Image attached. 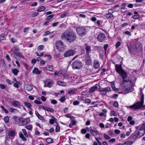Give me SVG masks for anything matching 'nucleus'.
I'll return each instance as SVG.
<instances>
[{
  "label": "nucleus",
  "instance_id": "4468645a",
  "mask_svg": "<svg viewBox=\"0 0 145 145\" xmlns=\"http://www.w3.org/2000/svg\"><path fill=\"white\" fill-rule=\"evenodd\" d=\"M115 67L116 72L119 74L120 73L122 72V71H123L121 65V64L119 65L116 64L115 65Z\"/></svg>",
  "mask_w": 145,
  "mask_h": 145
},
{
  "label": "nucleus",
  "instance_id": "ddd939ff",
  "mask_svg": "<svg viewBox=\"0 0 145 145\" xmlns=\"http://www.w3.org/2000/svg\"><path fill=\"white\" fill-rule=\"evenodd\" d=\"M56 46L57 49H60L64 48V45L62 41L59 40L57 42L56 44Z\"/></svg>",
  "mask_w": 145,
  "mask_h": 145
},
{
  "label": "nucleus",
  "instance_id": "4c0bfd02",
  "mask_svg": "<svg viewBox=\"0 0 145 145\" xmlns=\"http://www.w3.org/2000/svg\"><path fill=\"white\" fill-rule=\"evenodd\" d=\"M133 143V142L131 141H127L122 145H131Z\"/></svg>",
  "mask_w": 145,
  "mask_h": 145
},
{
  "label": "nucleus",
  "instance_id": "bf43d9fd",
  "mask_svg": "<svg viewBox=\"0 0 145 145\" xmlns=\"http://www.w3.org/2000/svg\"><path fill=\"white\" fill-rule=\"evenodd\" d=\"M56 120H53L52 119H50L49 120V123L50 124L52 125L54 123V122Z\"/></svg>",
  "mask_w": 145,
  "mask_h": 145
},
{
  "label": "nucleus",
  "instance_id": "1a4fd4ad",
  "mask_svg": "<svg viewBox=\"0 0 145 145\" xmlns=\"http://www.w3.org/2000/svg\"><path fill=\"white\" fill-rule=\"evenodd\" d=\"M76 51L73 50H67L64 52L63 56L65 57H69L72 56L75 54Z\"/></svg>",
  "mask_w": 145,
  "mask_h": 145
},
{
  "label": "nucleus",
  "instance_id": "864d4df0",
  "mask_svg": "<svg viewBox=\"0 0 145 145\" xmlns=\"http://www.w3.org/2000/svg\"><path fill=\"white\" fill-rule=\"evenodd\" d=\"M121 43L120 42L118 41L117 42L116 45V48H118L121 45Z\"/></svg>",
  "mask_w": 145,
  "mask_h": 145
},
{
  "label": "nucleus",
  "instance_id": "a211bd4d",
  "mask_svg": "<svg viewBox=\"0 0 145 145\" xmlns=\"http://www.w3.org/2000/svg\"><path fill=\"white\" fill-rule=\"evenodd\" d=\"M33 73L35 74H40L42 72L41 71L39 70L37 68H35L32 71Z\"/></svg>",
  "mask_w": 145,
  "mask_h": 145
},
{
  "label": "nucleus",
  "instance_id": "052dcab7",
  "mask_svg": "<svg viewBox=\"0 0 145 145\" xmlns=\"http://www.w3.org/2000/svg\"><path fill=\"white\" fill-rule=\"evenodd\" d=\"M60 130V127L58 125H57L56 127L55 131L57 132L59 131Z\"/></svg>",
  "mask_w": 145,
  "mask_h": 145
},
{
  "label": "nucleus",
  "instance_id": "e2e57ef3",
  "mask_svg": "<svg viewBox=\"0 0 145 145\" xmlns=\"http://www.w3.org/2000/svg\"><path fill=\"white\" fill-rule=\"evenodd\" d=\"M84 101L86 103H89L91 102V101L89 99H86L84 100Z\"/></svg>",
  "mask_w": 145,
  "mask_h": 145
},
{
  "label": "nucleus",
  "instance_id": "423d86ee",
  "mask_svg": "<svg viewBox=\"0 0 145 145\" xmlns=\"http://www.w3.org/2000/svg\"><path fill=\"white\" fill-rule=\"evenodd\" d=\"M122 84L123 85V89L124 91L128 92L132 91L133 88L132 86V81L131 80L129 82L125 83V84Z\"/></svg>",
  "mask_w": 145,
  "mask_h": 145
},
{
  "label": "nucleus",
  "instance_id": "a19ab883",
  "mask_svg": "<svg viewBox=\"0 0 145 145\" xmlns=\"http://www.w3.org/2000/svg\"><path fill=\"white\" fill-rule=\"evenodd\" d=\"M140 17V16L139 14H137L133 15L132 18L134 19H137L139 18Z\"/></svg>",
  "mask_w": 145,
  "mask_h": 145
},
{
  "label": "nucleus",
  "instance_id": "dca6fc26",
  "mask_svg": "<svg viewBox=\"0 0 145 145\" xmlns=\"http://www.w3.org/2000/svg\"><path fill=\"white\" fill-rule=\"evenodd\" d=\"M110 91V87H107L103 88L102 91L100 90V92H102L103 94L106 95L107 92H109Z\"/></svg>",
  "mask_w": 145,
  "mask_h": 145
},
{
  "label": "nucleus",
  "instance_id": "f3484780",
  "mask_svg": "<svg viewBox=\"0 0 145 145\" xmlns=\"http://www.w3.org/2000/svg\"><path fill=\"white\" fill-rule=\"evenodd\" d=\"M85 49L86 50V55L89 54V53L91 52V46L86 45Z\"/></svg>",
  "mask_w": 145,
  "mask_h": 145
},
{
  "label": "nucleus",
  "instance_id": "603ef678",
  "mask_svg": "<svg viewBox=\"0 0 145 145\" xmlns=\"http://www.w3.org/2000/svg\"><path fill=\"white\" fill-rule=\"evenodd\" d=\"M54 16V15L52 14L48 16L46 18V20H49L52 18Z\"/></svg>",
  "mask_w": 145,
  "mask_h": 145
},
{
  "label": "nucleus",
  "instance_id": "f704fd0d",
  "mask_svg": "<svg viewBox=\"0 0 145 145\" xmlns=\"http://www.w3.org/2000/svg\"><path fill=\"white\" fill-rule=\"evenodd\" d=\"M44 48V46L42 45H39L38 46L37 50L38 51H39L43 50Z\"/></svg>",
  "mask_w": 145,
  "mask_h": 145
},
{
  "label": "nucleus",
  "instance_id": "ea45409f",
  "mask_svg": "<svg viewBox=\"0 0 145 145\" xmlns=\"http://www.w3.org/2000/svg\"><path fill=\"white\" fill-rule=\"evenodd\" d=\"M121 10V11L123 13H125L127 11V8L125 7H122Z\"/></svg>",
  "mask_w": 145,
  "mask_h": 145
},
{
  "label": "nucleus",
  "instance_id": "09e8293b",
  "mask_svg": "<svg viewBox=\"0 0 145 145\" xmlns=\"http://www.w3.org/2000/svg\"><path fill=\"white\" fill-rule=\"evenodd\" d=\"M69 12H66L63 14H62L60 16V17L61 18H63L66 16H67L69 14Z\"/></svg>",
  "mask_w": 145,
  "mask_h": 145
},
{
  "label": "nucleus",
  "instance_id": "7ed1b4c3",
  "mask_svg": "<svg viewBox=\"0 0 145 145\" xmlns=\"http://www.w3.org/2000/svg\"><path fill=\"white\" fill-rule=\"evenodd\" d=\"M145 133V129L140 127L138 131H135L131 135V139L136 140L137 138H140L144 135Z\"/></svg>",
  "mask_w": 145,
  "mask_h": 145
},
{
  "label": "nucleus",
  "instance_id": "0e129e2a",
  "mask_svg": "<svg viewBox=\"0 0 145 145\" xmlns=\"http://www.w3.org/2000/svg\"><path fill=\"white\" fill-rule=\"evenodd\" d=\"M6 88V86L2 84H0V88L2 89H5Z\"/></svg>",
  "mask_w": 145,
  "mask_h": 145
},
{
  "label": "nucleus",
  "instance_id": "2eb2a0df",
  "mask_svg": "<svg viewBox=\"0 0 145 145\" xmlns=\"http://www.w3.org/2000/svg\"><path fill=\"white\" fill-rule=\"evenodd\" d=\"M85 57V60L86 61V64L88 65H91V60L90 58L89 55H86Z\"/></svg>",
  "mask_w": 145,
  "mask_h": 145
},
{
  "label": "nucleus",
  "instance_id": "393cba45",
  "mask_svg": "<svg viewBox=\"0 0 145 145\" xmlns=\"http://www.w3.org/2000/svg\"><path fill=\"white\" fill-rule=\"evenodd\" d=\"M46 9L45 7L44 6L40 7L37 9V11L38 12H40L44 11Z\"/></svg>",
  "mask_w": 145,
  "mask_h": 145
},
{
  "label": "nucleus",
  "instance_id": "6ab92c4d",
  "mask_svg": "<svg viewBox=\"0 0 145 145\" xmlns=\"http://www.w3.org/2000/svg\"><path fill=\"white\" fill-rule=\"evenodd\" d=\"M12 105L15 107H19L20 105V103L17 101H13L12 102Z\"/></svg>",
  "mask_w": 145,
  "mask_h": 145
},
{
  "label": "nucleus",
  "instance_id": "58836bf2",
  "mask_svg": "<svg viewBox=\"0 0 145 145\" xmlns=\"http://www.w3.org/2000/svg\"><path fill=\"white\" fill-rule=\"evenodd\" d=\"M47 70L49 71H52L53 70V66L52 65H50L48 66L47 67Z\"/></svg>",
  "mask_w": 145,
  "mask_h": 145
},
{
  "label": "nucleus",
  "instance_id": "aec40b11",
  "mask_svg": "<svg viewBox=\"0 0 145 145\" xmlns=\"http://www.w3.org/2000/svg\"><path fill=\"white\" fill-rule=\"evenodd\" d=\"M97 89V86L96 85L90 88L89 90V92L92 93L95 91Z\"/></svg>",
  "mask_w": 145,
  "mask_h": 145
},
{
  "label": "nucleus",
  "instance_id": "680f3d73",
  "mask_svg": "<svg viewBox=\"0 0 145 145\" xmlns=\"http://www.w3.org/2000/svg\"><path fill=\"white\" fill-rule=\"evenodd\" d=\"M37 117L40 120H44V117L40 115V114L39 116H38Z\"/></svg>",
  "mask_w": 145,
  "mask_h": 145
},
{
  "label": "nucleus",
  "instance_id": "473e14b6",
  "mask_svg": "<svg viewBox=\"0 0 145 145\" xmlns=\"http://www.w3.org/2000/svg\"><path fill=\"white\" fill-rule=\"evenodd\" d=\"M100 37L102 38V39H101L100 38V42H102L104 40L105 38L106 37L105 35L103 33H100Z\"/></svg>",
  "mask_w": 145,
  "mask_h": 145
},
{
  "label": "nucleus",
  "instance_id": "c756f323",
  "mask_svg": "<svg viewBox=\"0 0 145 145\" xmlns=\"http://www.w3.org/2000/svg\"><path fill=\"white\" fill-rule=\"evenodd\" d=\"M0 64L2 67H4L5 65V61L4 59H2L0 61Z\"/></svg>",
  "mask_w": 145,
  "mask_h": 145
},
{
  "label": "nucleus",
  "instance_id": "a18cd8bd",
  "mask_svg": "<svg viewBox=\"0 0 145 145\" xmlns=\"http://www.w3.org/2000/svg\"><path fill=\"white\" fill-rule=\"evenodd\" d=\"M4 120L5 122L7 123L9 121V118L8 116H6L4 117Z\"/></svg>",
  "mask_w": 145,
  "mask_h": 145
},
{
  "label": "nucleus",
  "instance_id": "9b49d317",
  "mask_svg": "<svg viewBox=\"0 0 145 145\" xmlns=\"http://www.w3.org/2000/svg\"><path fill=\"white\" fill-rule=\"evenodd\" d=\"M54 83V81L51 79L46 80L44 82V87H48L49 88L52 87Z\"/></svg>",
  "mask_w": 145,
  "mask_h": 145
},
{
  "label": "nucleus",
  "instance_id": "8fccbe9b",
  "mask_svg": "<svg viewBox=\"0 0 145 145\" xmlns=\"http://www.w3.org/2000/svg\"><path fill=\"white\" fill-rule=\"evenodd\" d=\"M80 103V102L77 100L74 101L73 103V104L74 105L76 106L79 105Z\"/></svg>",
  "mask_w": 145,
  "mask_h": 145
},
{
  "label": "nucleus",
  "instance_id": "f03ea898",
  "mask_svg": "<svg viewBox=\"0 0 145 145\" xmlns=\"http://www.w3.org/2000/svg\"><path fill=\"white\" fill-rule=\"evenodd\" d=\"M129 51L131 54L134 52H139L142 50V46L141 44L139 42H136L131 44L130 46L127 45Z\"/></svg>",
  "mask_w": 145,
  "mask_h": 145
},
{
  "label": "nucleus",
  "instance_id": "c85d7f7f",
  "mask_svg": "<svg viewBox=\"0 0 145 145\" xmlns=\"http://www.w3.org/2000/svg\"><path fill=\"white\" fill-rule=\"evenodd\" d=\"M22 131L23 132V133L25 136V137L26 138H27L28 137V135L26 130L25 129H22Z\"/></svg>",
  "mask_w": 145,
  "mask_h": 145
},
{
  "label": "nucleus",
  "instance_id": "6e6d98bb",
  "mask_svg": "<svg viewBox=\"0 0 145 145\" xmlns=\"http://www.w3.org/2000/svg\"><path fill=\"white\" fill-rule=\"evenodd\" d=\"M66 99L65 97V96L59 99V101L61 102H64L65 101Z\"/></svg>",
  "mask_w": 145,
  "mask_h": 145
},
{
  "label": "nucleus",
  "instance_id": "2f4dec72",
  "mask_svg": "<svg viewBox=\"0 0 145 145\" xmlns=\"http://www.w3.org/2000/svg\"><path fill=\"white\" fill-rule=\"evenodd\" d=\"M24 104L25 106H26L27 108H29L32 106L31 104L30 103L28 102H25L24 103Z\"/></svg>",
  "mask_w": 145,
  "mask_h": 145
},
{
  "label": "nucleus",
  "instance_id": "412c9836",
  "mask_svg": "<svg viewBox=\"0 0 145 145\" xmlns=\"http://www.w3.org/2000/svg\"><path fill=\"white\" fill-rule=\"evenodd\" d=\"M11 71L15 75H17L18 74V73L19 72V71L16 68L12 69Z\"/></svg>",
  "mask_w": 145,
  "mask_h": 145
},
{
  "label": "nucleus",
  "instance_id": "c03bdc74",
  "mask_svg": "<svg viewBox=\"0 0 145 145\" xmlns=\"http://www.w3.org/2000/svg\"><path fill=\"white\" fill-rule=\"evenodd\" d=\"M51 103L53 105L56 104L57 103V101L56 100L51 99Z\"/></svg>",
  "mask_w": 145,
  "mask_h": 145
},
{
  "label": "nucleus",
  "instance_id": "e433bc0d",
  "mask_svg": "<svg viewBox=\"0 0 145 145\" xmlns=\"http://www.w3.org/2000/svg\"><path fill=\"white\" fill-rule=\"evenodd\" d=\"M25 127L27 129L31 131V130L33 128L32 126L31 125H29L26 126Z\"/></svg>",
  "mask_w": 145,
  "mask_h": 145
},
{
  "label": "nucleus",
  "instance_id": "72a5a7b5",
  "mask_svg": "<svg viewBox=\"0 0 145 145\" xmlns=\"http://www.w3.org/2000/svg\"><path fill=\"white\" fill-rule=\"evenodd\" d=\"M26 89L27 90L30 91L32 90L33 87L31 86L28 85L26 86Z\"/></svg>",
  "mask_w": 145,
  "mask_h": 145
},
{
  "label": "nucleus",
  "instance_id": "f257e3e1",
  "mask_svg": "<svg viewBox=\"0 0 145 145\" xmlns=\"http://www.w3.org/2000/svg\"><path fill=\"white\" fill-rule=\"evenodd\" d=\"M61 37L68 42L72 43L76 39L77 35L73 30L70 29L65 31L61 35Z\"/></svg>",
  "mask_w": 145,
  "mask_h": 145
},
{
  "label": "nucleus",
  "instance_id": "774afa93",
  "mask_svg": "<svg viewBox=\"0 0 145 145\" xmlns=\"http://www.w3.org/2000/svg\"><path fill=\"white\" fill-rule=\"evenodd\" d=\"M113 106H114L116 107H117L118 106V103L117 101L114 102L113 104Z\"/></svg>",
  "mask_w": 145,
  "mask_h": 145
},
{
  "label": "nucleus",
  "instance_id": "de8ad7c7",
  "mask_svg": "<svg viewBox=\"0 0 145 145\" xmlns=\"http://www.w3.org/2000/svg\"><path fill=\"white\" fill-rule=\"evenodd\" d=\"M47 111L53 113L54 112V110L52 108H49V107H48V109L47 110Z\"/></svg>",
  "mask_w": 145,
  "mask_h": 145
},
{
  "label": "nucleus",
  "instance_id": "79ce46f5",
  "mask_svg": "<svg viewBox=\"0 0 145 145\" xmlns=\"http://www.w3.org/2000/svg\"><path fill=\"white\" fill-rule=\"evenodd\" d=\"M90 132L91 133V134L94 136H95L96 135L97 133L94 130H93L92 129H90Z\"/></svg>",
  "mask_w": 145,
  "mask_h": 145
},
{
  "label": "nucleus",
  "instance_id": "4d7b16f0",
  "mask_svg": "<svg viewBox=\"0 0 145 145\" xmlns=\"http://www.w3.org/2000/svg\"><path fill=\"white\" fill-rule=\"evenodd\" d=\"M81 132L83 134H85L87 133L86 129H82L81 130Z\"/></svg>",
  "mask_w": 145,
  "mask_h": 145
},
{
  "label": "nucleus",
  "instance_id": "37998d69",
  "mask_svg": "<svg viewBox=\"0 0 145 145\" xmlns=\"http://www.w3.org/2000/svg\"><path fill=\"white\" fill-rule=\"evenodd\" d=\"M39 14V13L37 12H34L31 14V16L32 17H35L37 16Z\"/></svg>",
  "mask_w": 145,
  "mask_h": 145
},
{
  "label": "nucleus",
  "instance_id": "f8f14e48",
  "mask_svg": "<svg viewBox=\"0 0 145 145\" xmlns=\"http://www.w3.org/2000/svg\"><path fill=\"white\" fill-rule=\"evenodd\" d=\"M14 54L15 59L18 60H20L21 58L24 57L22 53L19 52L14 51Z\"/></svg>",
  "mask_w": 145,
  "mask_h": 145
},
{
  "label": "nucleus",
  "instance_id": "13d9d810",
  "mask_svg": "<svg viewBox=\"0 0 145 145\" xmlns=\"http://www.w3.org/2000/svg\"><path fill=\"white\" fill-rule=\"evenodd\" d=\"M6 82L9 85H11L12 83V82L8 79H7L6 80Z\"/></svg>",
  "mask_w": 145,
  "mask_h": 145
},
{
  "label": "nucleus",
  "instance_id": "cd10ccee",
  "mask_svg": "<svg viewBox=\"0 0 145 145\" xmlns=\"http://www.w3.org/2000/svg\"><path fill=\"white\" fill-rule=\"evenodd\" d=\"M106 17L108 19H110L113 17V15L111 13H109L108 14H105Z\"/></svg>",
  "mask_w": 145,
  "mask_h": 145
},
{
  "label": "nucleus",
  "instance_id": "6e6552de",
  "mask_svg": "<svg viewBox=\"0 0 145 145\" xmlns=\"http://www.w3.org/2000/svg\"><path fill=\"white\" fill-rule=\"evenodd\" d=\"M83 66L82 62L79 60H76L72 64V67L73 69H80Z\"/></svg>",
  "mask_w": 145,
  "mask_h": 145
},
{
  "label": "nucleus",
  "instance_id": "b1692460",
  "mask_svg": "<svg viewBox=\"0 0 145 145\" xmlns=\"http://www.w3.org/2000/svg\"><path fill=\"white\" fill-rule=\"evenodd\" d=\"M111 86L113 90L115 91H119V89L118 88H116L115 87L114 83V82H112L111 84Z\"/></svg>",
  "mask_w": 145,
  "mask_h": 145
},
{
  "label": "nucleus",
  "instance_id": "bb28decb",
  "mask_svg": "<svg viewBox=\"0 0 145 145\" xmlns=\"http://www.w3.org/2000/svg\"><path fill=\"white\" fill-rule=\"evenodd\" d=\"M9 111L14 113H16L17 112H18V110L16 109L12 108H10Z\"/></svg>",
  "mask_w": 145,
  "mask_h": 145
},
{
  "label": "nucleus",
  "instance_id": "5701e85b",
  "mask_svg": "<svg viewBox=\"0 0 145 145\" xmlns=\"http://www.w3.org/2000/svg\"><path fill=\"white\" fill-rule=\"evenodd\" d=\"M20 137L22 138V140L24 141H26L27 139L26 138L24 137V135L21 132H20L19 133Z\"/></svg>",
  "mask_w": 145,
  "mask_h": 145
},
{
  "label": "nucleus",
  "instance_id": "5fc2aeb1",
  "mask_svg": "<svg viewBox=\"0 0 145 145\" xmlns=\"http://www.w3.org/2000/svg\"><path fill=\"white\" fill-rule=\"evenodd\" d=\"M35 134L36 135H40V133L38 131V128L37 127H36L35 128Z\"/></svg>",
  "mask_w": 145,
  "mask_h": 145
},
{
  "label": "nucleus",
  "instance_id": "c9c22d12",
  "mask_svg": "<svg viewBox=\"0 0 145 145\" xmlns=\"http://www.w3.org/2000/svg\"><path fill=\"white\" fill-rule=\"evenodd\" d=\"M53 141L52 139L50 138H47L46 140V142L48 144H50L53 143Z\"/></svg>",
  "mask_w": 145,
  "mask_h": 145
},
{
  "label": "nucleus",
  "instance_id": "49530a36",
  "mask_svg": "<svg viewBox=\"0 0 145 145\" xmlns=\"http://www.w3.org/2000/svg\"><path fill=\"white\" fill-rule=\"evenodd\" d=\"M5 38V35L4 34H1L0 35V40H2Z\"/></svg>",
  "mask_w": 145,
  "mask_h": 145
},
{
  "label": "nucleus",
  "instance_id": "9d476101",
  "mask_svg": "<svg viewBox=\"0 0 145 145\" xmlns=\"http://www.w3.org/2000/svg\"><path fill=\"white\" fill-rule=\"evenodd\" d=\"M30 121V119L29 118H28L20 121L18 123V125L19 126L25 125L29 123Z\"/></svg>",
  "mask_w": 145,
  "mask_h": 145
},
{
  "label": "nucleus",
  "instance_id": "39448f33",
  "mask_svg": "<svg viewBox=\"0 0 145 145\" xmlns=\"http://www.w3.org/2000/svg\"><path fill=\"white\" fill-rule=\"evenodd\" d=\"M77 34L80 37H83L86 34L87 29L85 27L78 26L76 27Z\"/></svg>",
  "mask_w": 145,
  "mask_h": 145
},
{
  "label": "nucleus",
  "instance_id": "3c124183",
  "mask_svg": "<svg viewBox=\"0 0 145 145\" xmlns=\"http://www.w3.org/2000/svg\"><path fill=\"white\" fill-rule=\"evenodd\" d=\"M1 107L2 108V109L6 113L8 114V111L6 109L4 106H1Z\"/></svg>",
  "mask_w": 145,
  "mask_h": 145
},
{
  "label": "nucleus",
  "instance_id": "0eeeda50",
  "mask_svg": "<svg viewBox=\"0 0 145 145\" xmlns=\"http://www.w3.org/2000/svg\"><path fill=\"white\" fill-rule=\"evenodd\" d=\"M123 79L122 84H125V83L129 82L131 80L129 77H127V73L123 70L119 74Z\"/></svg>",
  "mask_w": 145,
  "mask_h": 145
},
{
  "label": "nucleus",
  "instance_id": "69168bd1",
  "mask_svg": "<svg viewBox=\"0 0 145 145\" xmlns=\"http://www.w3.org/2000/svg\"><path fill=\"white\" fill-rule=\"evenodd\" d=\"M34 102L35 103L38 104H42V102L41 101L37 100H35Z\"/></svg>",
  "mask_w": 145,
  "mask_h": 145
},
{
  "label": "nucleus",
  "instance_id": "20e7f679",
  "mask_svg": "<svg viewBox=\"0 0 145 145\" xmlns=\"http://www.w3.org/2000/svg\"><path fill=\"white\" fill-rule=\"evenodd\" d=\"M144 98L141 97L140 101L137 102L134 104L133 105L126 106L128 108H130L133 110H136L141 108L143 106L144 104Z\"/></svg>",
  "mask_w": 145,
  "mask_h": 145
},
{
  "label": "nucleus",
  "instance_id": "a878e982",
  "mask_svg": "<svg viewBox=\"0 0 145 145\" xmlns=\"http://www.w3.org/2000/svg\"><path fill=\"white\" fill-rule=\"evenodd\" d=\"M93 66L95 69L98 68L99 67V63L98 61H96L94 62Z\"/></svg>",
  "mask_w": 145,
  "mask_h": 145
},
{
  "label": "nucleus",
  "instance_id": "7c9ffc66",
  "mask_svg": "<svg viewBox=\"0 0 145 145\" xmlns=\"http://www.w3.org/2000/svg\"><path fill=\"white\" fill-rule=\"evenodd\" d=\"M15 133V132L14 131H10L9 132L8 135L10 137H13L14 136Z\"/></svg>",
  "mask_w": 145,
  "mask_h": 145
},
{
  "label": "nucleus",
  "instance_id": "338daca9",
  "mask_svg": "<svg viewBox=\"0 0 145 145\" xmlns=\"http://www.w3.org/2000/svg\"><path fill=\"white\" fill-rule=\"evenodd\" d=\"M74 92L75 91L74 90H72L69 91L68 92V93L69 94H71L74 93Z\"/></svg>",
  "mask_w": 145,
  "mask_h": 145
},
{
  "label": "nucleus",
  "instance_id": "4be33fe9",
  "mask_svg": "<svg viewBox=\"0 0 145 145\" xmlns=\"http://www.w3.org/2000/svg\"><path fill=\"white\" fill-rule=\"evenodd\" d=\"M57 84L59 85L63 86H65L67 85L66 84L65 82L61 81H58L57 82Z\"/></svg>",
  "mask_w": 145,
  "mask_h": 145
}]
</instances>
